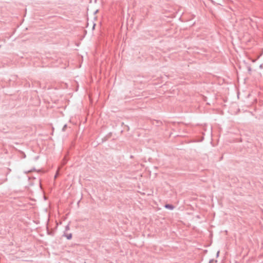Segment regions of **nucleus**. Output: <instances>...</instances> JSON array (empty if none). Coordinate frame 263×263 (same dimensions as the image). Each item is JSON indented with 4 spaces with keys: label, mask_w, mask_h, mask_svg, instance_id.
<instances>
[{
    "label": "nucleus",
    "mask_w": 263,
    "mask_h": 263,
    "mask_svg": "<svg viewBox=\"0 0 263 263\" xmlns=\"http://www.w3.org/2000/svg\"><path fill=\"white\" fill-rule=\"evenodd\" d=\"M164 206L165 208L171 210H173L174 208V206L173 205L170 204H166Z\"/></svg>",
    "instance_id": "f257e3e1"
},
{
    "label": "nucleus",
    "mask_w": 263,
    "mask_h": 263,
    "mask_svg": "<svg viewBox=\"0 0 263 263\" xmlns=\"http://www.w3.org/2000/svg\"><path fill=\"white\" fill-rule=\"evenodd\" d=\"M64 236L67 238V239H70L72 238V234L71 233L67 234H64Z\"/></svg>",
    "instance_id": "f03ea898"
},
{
    "label": "nucleus",
    "mask_w": 263,
    "mask_h": 263,
    "mask_svg": "<svg viewBox=\"0 0 263 263\" xmlns=\"http://www.w3.org/2000/svg\"><path fill=\"white\" fill-rule=\"evenodd\" d=\"M66 127H67V125L65 124V125L63 126L62 130H63V131H64V130H65L66 128Z\"/></svg>",
    "instance_id": "7ed1b4c3"
},
{
    "label": "nucleus",
    "mask_w": 263,
    "mask_h": 263,
    "mask_svg": "<svg viewBox=\"0 0 263 263\" xmlns=\"http://www.w3.org/2000/svg\"><path fill=\"white\" fill-rule=\"evenodd\" d=\"M69 226H67L66 227V230H69Z\"/></svg>",
    "instance_id": "20e7f679"
},
{
    "label": "nucleus",
    "mask_w": 263,
    "mask_h": 263,
    "mask_svg": "<svg viewBox=\"0 0 263 263\" xmlns=\"http://www.w3.org/2000/svg\"><path fill=\"white\" fill-rule=\"evenodd\" d=\"M64 162H63V164H64L66 162V160H65V159L64 160Z\"/></svg>",
    "instance_id": "39448f33"
},
{
    "label": "nucleus",
    "mask_w": 263,
    "mask_h": 263,
    "mask_svg": "<svg viewBox=\"0 0 263 263\" xmlns=\"http://www.w3.org/2000/svg\"><path fill=\"white\" fill-rule=\"evenodd\" d=\"M219 255V252H217V255L218 256Z\"/></svg>",
    "instance_id": "423d86ee"
}]
</instances>
